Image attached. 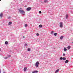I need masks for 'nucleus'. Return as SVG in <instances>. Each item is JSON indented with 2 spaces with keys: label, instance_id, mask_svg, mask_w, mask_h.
Masks as SVG:
<instances>
[{
  "label": "nucleus",
  "instance_id": "473e14b6",
  "mask_svg": "<svg viewBox=\"0 0 73 73\" xmlns=\"http://www.w3.org/2000/svg\"><path fill=\"white\" fill-rule=\"evenodd\" d=\"M1 1V0H0V1Z\"/></svg>",
  "mask_w": 73,
  "mask_h": 73
},
{
  "label": "nucleus",
  "instance_id": "2eb2a0df",
  "mask_svg": "<svg viewBox=\"0 0 73 73\" xmlns=\"http://www.w3.org/2000/svg\"><path fill=\"white\" fill-rule=\"evenodd\" d=\"M3 13H1V14H0V16L1 17H3Z\"/></svg>",
  "mask_w": 73,
  "mask_h": 73
},
{
  "label": "nucleus",
  "instance_id": "c756f323",
  "mask_svg": "<svg viewBox=\"0 0 73 73\" xmlns=\"http://www.w3.org/2000/svg\"><path fill=\"white\" fill-rule=\"evenodd\" d=\"M1 70H0V73H1Z\"/></svg>",
  "mask_w": 73,
  "mask_h": 73
},
{
  "label": "nucleus",
  "instance_id": "bb28decb",
  "mask_svg": "<svg viewBox=\"0 0 73 73\" xmlns=\"http://www.w3.org/2000/svg\"><path fill=\"white\" fill-rule=\"evenodd\" d=\"M25 46H27V44H25Z\"/></svg>",
  "mask_w": 73,
  "mask_h": 73
},
{
  "label": "nucleus",
  "instance_id": "f03ea898",
  "mask_svg": "<svg viewBox=\"0 0 73 73\" xmlns=\"http://www.w3.org/2000/svg\"><path fill=\"white\" fill-rule=\"evenodd\" d=\"M39 62L38 61L35 64V66L36 67H38V65H39Z\"/></svg>",
  "mask_w": 73,
  "mask_h": 73
},
{
  "label": "nucleus",
  "instance_id": "f257e3e1",
  "mask_svg": "<svg viewBox=\"0 0 73 73\" xmlns=\"http://www.w3.org/2000/svg\"><path fill=\"white\" fill-rule=\"evenodd\" d=\"M19 12H20L22 15H25V12L24 10L21 9H20L19 10Z\"/></svg>",
  "mask_w": 73,
  "mask_h": 73
},
{
  "label": "nucleus",
  "instance_id": "6ab92c4d",
  "mask_svg": "<svg viewBox=\"0 0 73 73\" xmlns=\"http://www.w3.org/2000/svg\"><path fill=\"white\" fill-rule=\"evenodd\" d=\"M57 33H55L54 34V36H57Z\"/></svg>",
  "mask_w": 73,
  "mask_h": 73
},
{
  "label": "nucleus",
  "instance_id": "393cba45",
  "mask_svg": "<svg viewBox=\"0 0 73 73\" xmlns=\"http://www.w3.org/2000/svg\"><path fill=\"white\" fill-rule=\"evenodd\" d=\"M30 48H28V51H30Z\"/></svg>",
  "mask_w": 73,
  "mask_h": 73
},
{
  "label": "nucleus",
  "instance_id": "f3484780",
  "mask_svg": "<svg viewBox=\"0 0 73 73\" xmlns=\"http://www.w3.org/2000/svg\"><path fill=\"white\" fill-rule=\"evenodd\" d=\"M59 69H58L56 71H55V73H57V72H58V71H59Z\"/></svg>",
  "mask_w": 73,
  "mask_h": 73
},
{
  "label": "nucleus",
  "instance_id": "ddd939ff",
  "mask_svg": "<svg viewBox=\"0 0 73 73\" xmlns=\"http://www.w3.org/2000/svg\"><path fill=\"white\" fill-rule=\"evenodd\" d=\"M63 38H64V36H62L60 37V40H62Z\"/></svg>",
  "mask_w": 73,
  "mask_h": 73
},
{
  "label": "nucleus",
  "instance_id": "b1692460",
  "mask_svg": "<svg viewBox=\"0 0 73 73\" xmlns=\"http://www.w3.org/2000/svg\"><path fill=\"white\" fill-rule=\"evenodd\" d=\"M36 36H39V34L38 33H37L36 34Z\"/></svg>",
  "mask_w": 73,
  "mask_h": 73
},
{
  "label": "nucleus",
  "instance_id": "7ed1b4c3",
  "mask_svg": "<svg viewBox=\"0 0 73 73\" xmlns=\"http://www.w3.org/2000/svg\"><path fill=\"white\" fill-rule=\"evenodd\" d=\"M60 60H63L64 61H65V60H66V57H61L60 58Z\"/></svg>",
  "mask_w": 73,
  "mask_h": 73
},
{
  "label": "nucleus",
  "instance_id": "2f4dec72",
  "mask_svg": "<svg viewBox=\"0 0 73 73\" xmlns=\"http://www.w3.org/2000/svg\"><path fill=\"white\" fill-rule=\"evenodd\" d=\"M3 73H5V72H3Z\"/></svg>",
  "mask_w": 73,
  "mask_h": 73
},
{
  "label": "nucleus",
  "instance_id": "0eeeda50",
  "mask_svg": "<svg viewBox=\"0 0 73 73\" xmlns=\"http://www.w3.org/2000/svg\"><path fill=\"white\" fill-rule=\"evenodd\" d=\"M66 50H67V49H66V47H64V52H66Z\"/></svg>",
  "mask_w": 73,
  "mask_h": 73
},
{
  "label": "nucleus",
  "instance_id": "412c9836",
  "mask_svg": "<svg viewBox=\"0 0 73 73\" xmlns=\"http://www.w3.org/2000/svg\"><path fill=\"white\" fill-rule=\"evenodd\" d=\"M5 44H8V42L7 41H6L5 42Z\"/></svg>",
  "mask_w": 73,
  "mask_h": 73
},
{
  "label": "nucleus",
  "instance_id": "7c9ffc66",
  "mask_svg": "<svg viewBox=\"0 0 73 73\" xmlns=\"http://www.w3.org/2000/svg\"><path fill=\"white\" fill-rule=\"evenodd\" d=\"M1 50V48H0V51Z\"/></svg>",
  "mask_w": 73,
  "mask_h": 73
},
{
  "label": "nucleus",
  "instance_id": "dca6fc26",
  "mask_svg": "<svg viewBox=\"0 0 73 73\" xmlns=\"http://www.w3.org/2000/svg\"><path fill=\"white\" fill-rule=\"evenodd\" d=\"M49 1L48 0H44V3H46V2H48V1Z\"/></svg>",
  "mask_w": 73,
  "mask_h": 73
},
{
  "label": "nucleus",
  "instance_id": "72a5a7b5",
  "mask_svg": "<svg viewBox=\"0 0 73 73\" xmlns=\"http://www.w3.org/2000/svg\"><path fill=\"white\" fill-rule=\"evenodd\" d=\"M72 44H73V42H72Z\"/></svg>",
  "mask_w": 73,
  "mask_h": 73
},
{
  "label": "nucleus",
  "instance_id": "c85d7f7f",
  "mask_svg": "<svg viewBox=\"0 0 73 73\" xmlns=\"http://www.w3.org/2000/svg\"><path fill=\"white\" fill-rule=\"evenodd\" d=\"M25 38V36H23V38Z\"/></svg>",
  "mask_w": 73,
  "mask_h": 73
},
{
  "label": "nucleus",
  "instance_id": "423d86ee",
  "mask_svg": "<svg viewBox=\"0 0 73 73\" xmlns=\"http://www.w3.org/2000/svg\"><path fill=\"white\" fill-rule=\"evenodd\" d=\"M31 9V7H28L27 9V10L28 11H30Z\"/></svg>",
  "mask_w": 73,
  "mask_h": 73
},
{
  "label": "nucleus",
  "instance_id": "4be33fe9",
  "mask_svg": "<svg viewBox=\"0 0 73 73\" xmlns=\"http://www.w3.org/2000/svg\"><path fill=\"white\" fill-rule=\"evenodd\" d=\"M27 24H25V27H27Z\"/></svg>",
  "mask_w": 73,
  "mask_h": 73
},
{
  "label": "nucleus",
  "instance_id": "9d476101",
  "mask_svg": "<svg viewBox=\"0 0 73 73\" xmlns=\"http://www.w3.org/2000/svg\"><path fill=\"white\" fill-rule=\"evenodd\" d=\"M71 47L70 46H69L67 47L68 49V50H69L70 49Z\"/></svg>",
  "mask_w": 73,
  "mask_h": 73
},
{
  "label": "nucleus",
  "instance_id": "6e6552de",
  "mask_svg": "<svg viewBox=\"0 0 73 73\" xmlns=\"http://www.w3.org/2000/svg\"><path fill=\"white\" fill-rule=\"evenodd\" d=\"M27 68L26 67H25L24 69V72H26V70H27Z\"/></svg>",
  "mask_w": 73,
  "mask_h": 73
},
{
  "label": "nucleus",
  "instance_id": "20e7f679",
  "mask_svg": "<svg viewBox=\"0 0 73 73\" xmlns=\"http://www.w3.org/2000/svg\"><path fill=\"white\" fill-rule=\"evenodd\" d=\"M60 28H62L63 27V23L62 22H60Z\"/></svg>",
  "mask_w": 73,
  "mask_h": 73
},
{
  "label": "nucleus",
  "instance_id": "aec40b11",
  "mask_svg": "<svg viewBox=\"0 0 73 73\" xmlns=\"http://www.w3.org/2000/svg\"><path fill=\"white\" fill-rule=\"evenodd\" d=\"M54 33V31H51V34H53V33Z\"/></svg>",
  "mask_w": 73,
  "mask_h": 73
},
{
  "label": "nucleus",
  "instance_id": "1a4fd4ad",
  "mask_svg": "<svg viewBox=\"0 0 73 73\" xmlns=\"http://www.w3.org/2000/svg\"><path fill=\"white\" fill-rule=\"evenodd\" d=\"M33 73H38V71H34L32 72Z\"/></svg>",
  "mask_w": 73,
  "mask_h": 73
},
{
  "label": "nucleus",
  "instance_id": "cd10ccee",
  "mask_svg": "<svg viewBox=\"0 0 73 73\" xmlns=\"http://www.w3.org/2000/svg\"><path fill=\"white\" fill-rule=\"evenodd\" d=\"M39 13H41V11H39Z\"/></svg>",
  "mask_w": 73,
  "mask_h": 73
},
{
  "label": "nucleus",
  "instance_id": "f8f14e48",
  "mask_svg": "<svg viewBox=\"0 0 73 73\" xmlns=\"http://www.w3.org/2000/svg\"><path fill=\"white\" fill-rule=\"evenodd\" d=\"M68 14H66V19H68Z\"/></svg>",
  "mask_w": 73,
  "mask_h": 73
},
{
  "label": "nucleus",
  "instance_id": "5701e85b",
  "mask_svg": "<svg viewBox=\"0 0 73 73\" xmlns=\"http://www.w3.org/2000/svg\"><path fill=\"white\" fill-rule=\"evenodd\" d=\"M65 55H66L64 53V54H63V56H65Z\"/></svg>",
  "mask_w": 73,
  "mask_h": 73
},
{
  "label": "nucleus",
  "instance_id": "39448f33",
  "mask_svg": "<svg viewBox=\"0 0 73 73\" xmlns=\"http://www.w3.org/2000/svg\"><path fill=\"white\" fill-rule=\"evenodd\" d=\"M11 57V55H8V57H5L4 58L5 59H7V58H8L10 57Z\"/></svg>",
  "mask_w": 73,
  "mask_h": 73
},
{
  "label": "nucleus",
  "instance_id": "a878e982",
  "mask_svg": "<svg viewBox=\"0 0 73 73\" xmlns=\"http://www.w3.org/2000/svg\"><path fill=\"white\" fill-rule=\"evenodd\" d=\"M11 19V17H8V19Z\"/></svg>",
  "mask_w": 73,
  "mask_h": 73
},
{
  "label": "nucleus",
  "instance_id": "a211bd4d",
  "mask_svg": "<svg viewBox=\"0 0 73 73\" xmlns=\"http://www.w3.org/2000/svg\"><path fill=\"white\" fill-rule=\"evenodd\" d=\"M39 28H41V27H42V26L41 25H39Z\"/></svg>",
  "mask_w": 73,
  "mask_h": 73
},
{
  "label": "nucleus",
  "instance_id": "4468645a",
  "mask_svg": "<svg viewBox=\"0 0 73 73\" xmlns=\"http://www.w3.org/2000/svg\"><path fill=\"white\" fill-rule=\"evenodd\" d=\"M65 62L66 63H68V62H69V60H66L65 61Z\"/></svg>",
  "mask_w": 73,
  "mask_h": 73
},
{
  "label": "nucleus",
  "instance_id": "9b49d317",
  "mask_svg": "<svg viewBox=\"0 0 73 73\" xmlns=\"http://www.w3.org/2000/svg\"><path fill=\"white\" fill-rule=\"evenodd\" d=\"M12 23L11 22H9V23L8 25H11V24H12Z\"/></svg>",
  "mask_w": 73,
  "mask_h": 73
}]
</instances>
